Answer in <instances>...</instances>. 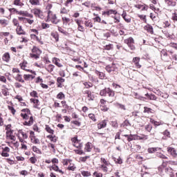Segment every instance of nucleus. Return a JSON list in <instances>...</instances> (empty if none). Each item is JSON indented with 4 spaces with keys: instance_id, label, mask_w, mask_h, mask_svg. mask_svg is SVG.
<instances>
[{
    "instance_id": "nucleus-55",
    "label": "nucleus",
    "mask_w": 177,
    "mask_h": 177,
    "mask_svg": "<svg viewBox=\"0 0 177 177\" xmlns=\"http://www.w3.org/2000/svg\"><path fill=\"white\" fill-rule=\"evenodd\" d=\"M48 147H51L53 149V153H56V149H55V145L52 143H49L48 145Z\"/></svg>"
},
{
    "instance_id": "nucleus-23",
    "label": "nucleus",
    "mask_w": 177,
    "mask_h": 177,
    "mask_svg": "<svg viewBox=\"0 0 177 177\" xmlns=\"http://www.w3.org/2000/svg\"><path fill=\"white\" fill-rule=\"evenodd\" d=\"M165 3H167V6H176V2L174 1V0H165Z\"/></svg>"
},
{
    "instance_id": "nucleus-11",
    "label": "nucleus",
    "mask_w": 177,
    "mask_h": 177,
    "mask_svg": "<svg viewBox=\"0 0 177 177\" xmlns=\"http://www.w3.org/2000/svg\"><path fill=\"white\" fill-rule=\"evenodd\" d=\"M139 62H140V57H136L133 58V63H134L137 68H140V67H142V65L139 64Z\"/></svg>"
},
{
    "instance_id": "nucleus-48",
    "label": "nucleus",
    "mask_w": 177,
    "mask_h": 177,
    "mask_svg": "<svg viewBox=\"0 0 177 177\" xmlns=\"http://www.w3.org/2000/svg\"><path fill=\"white\" fill-rule=\"evenodd\" d=\"M113 48V44H108L104 46L105 50H111Z\"/></svg>"
},
{
    "instance_id": "nucleus-15",
    "label": "nucleus",
    "mask_w": 177,
    "mask_h": 177,
    "mask_svg": "<svg viewBox=\"0 0 177 177\" xmlns=\"http://www.w3.org/2000/svg\"><path fill=\"white\" fill-rule=\"evenodd\" d=\"M159 150H161V148L160 147H151L147 149L148 153L150 154H153V153H156V151H158Z\"/></svg>"
},
{
    "instance_id": "nucleus-63",
    "label": "nucleus",
    "mask_w": 177,
    "mask_h": 177,
    "mask_svg": "<svg viewBox=\"0 0 177 177\" xmlns=\"http://www.w3.org/2000/svg\"><path fill=\"white\" fill-rule=\"evenodd\" d=\"M33 124V122H30L29 120L27 122L26 121L24 123V125H26L28 127H31V125H32Z\"/></svg>"
},
{
    "instance_id": "nucleus-56",
    "label": "nucleus",
    "mask_w": 177,
    "mask_h": 177,
    "mask_svg": "<svg viewBox=\"0 0 177 177\" xmlns=\"http://www.w3.org/2000/svg\"><path fill=\"white\" fill-rule=\"evenodd\" d=\"M151 124H153L156 127H158V125H161V122H157L154 120H151Z\"/></svg>"
},
{
    "instance_id": "nucleus-17",
    "label": "nucleus",
    "mask_w": 177,
    "mask_h": 177,
    "mask_svg": "<svg viewBox=\"0 0 177 177\" xmlns=\"http://www.w3.org/2000/svg\"><path fill=\"white\" fill-rule=\"evenodd\" d=\"M144 29L147 31V32H149V34H153V26L151 25H147L144 27Z\"/></svg>"
},
{
    "instance_id": "nucleus-41",
    "label": "nucleus",
    "mask_w": 177,
    "mask_h": 177,
    "mask_svg": "<svg viewBox=\"0 0 177 177\" xmlns=\"http://www.w3.org/2000/svg\"><path fill=\"white\" fill-rule=\"evenodd\" d=\"M55 69V66L52 64H50L47 66L46 70L48 71V73H52L53 70Z\"/></svg>"
},
{
    "instance_id": "nucleus-25",
    "label": "nucleus",
    "mask_w": 177,
    "mask_h": 177,
    "mask_svg": "<svg viewBox=\"0 0 177 177\" xmlns=\"http://www.w3.org/2000/svg\"><path fill=\"white\" fill-rule=\"evenodd\" d=\"M29 2L33 6H38L41 4V0H29Z\"/></svg>"
},
{
    "instance_id": "nucleus-52",
    "label": "nucleus",
    "mask_w": 177,
    "mask_h": 177,
    "mask_svg": "<svg viewBox=\"0 0 177 177\" xmlns=\"http://www.w3.org/2000/svg\"><path fill=\"white\" fill-rule=\"evenodd\" d=\"M30 95L32 96V97H38V93H37L35 91L30 92Z\"/></svg>"
},
{
    "instance_id": "nucleus-4",
    "label": "nucleus",
    "mask_w": 177,
    "mask_h": 177,
    "mask_svg": "<svg viewBox=\"0 0 177 177\" xmlns=\"http://www.w3.org/2000/svg\"><path fill=\"white\" fill-rule=\"evenodd\" d=\"M46 21H51L53 24H57L59 20H57V17L50 10L48 12L47 20Z\"/></svg>"
},
{
    "instance_id": "nucleus-10",
    "label": "nucleus",
    "mask_w": 177,
    "mask_h": 177,
    "mask_svg": "<svg viewBox=\"0 0 177 177\" xmlns=\"http://www.w3.org/2000/svg\"><path fill=\"white\" fill-rule=\"evenodd\" d=\"M17 15H19V16H25V17H30V19H32V17H34V15H32V14H30L27 11H18Z\"/></svg>"
},
{
    "instance_id": "nucleus-9",
    "label": "nucleus",
    "mask_w": 177,
    "mask_h": 177,
    "mask_svg": "<svg viewBox=\"0 0 177 177\" xmlns=\"http://www.w3.org/2000/svg\"><path fill=\"white\" fill-rule=\"evenodd\" d=\"M167 153H169V154H170V156H171L174 158H176L177 153L176 150L174 149V148H172L171 147H167Z\"/></svg>"
},
{
    "instance_id": "nucleus-3",
    "label": "nucleus",
    "mask_w": 177,
    "mask_h": 177,
    "mask_svg": "<svg viewBox=\"0 0 177 177\" xmlns=\"http://www.w3.org/2000/svg\"><path fill=\"white\" fill-rule=\"evenodd\" d=\"M101 165H100V169L103 171V172H108L109 171V167H110V162L106 161V158H100Z\"/></svg>"
},
{
    "instance_id": "nucleus-20",
    "label": "nucleus",
    "mask_w": 177,
    "mask_h": 177,
    "mask_svg": "<svg viewBox=\"0 0 177 177\" xmlns=\"http://www.w3.org/2000/svg\"><path fill=\"white\" fill-rule=\"evenodd\" d=\"M8 88H6V86L3 85L2 86L1 88V93L4 95V96H8L9 93L8 92Z\"/></svg>"
},
{
    "instance_id": "nucleus-59",
    "label": "nucleus",
    "mask_w": 177,
    "mask_h": 177,
    "mask_svg": "<svg viewBox=\"0 0 177 177\" xmlns=\"http://www.w3.org/2000/svg\"><path fill=\"white\" fill-rule=\"evenodd\" d=\"M29 160L32 164H35L37 162V158L35 157H31Z\"/></svg>"
},
{
    "instance_id": "nucleus-8",
    "label": "nucleus",
    "mask_w": 177,
    "mask_h": 177,
    "mask_svg": "<svg viewBox=\"0 0 177 177\" xmlns=\"http://www.w3.org/2000/svg\"><path fill=\"white\" fill-rule=\"evenodd\" d=\"M136 139H147V136H145V137H140L137 135H129L128 136V142H132V140H136Z\"/></svg>"
},
{
    "instance_id": "nucleus-28",
    "label": "nucleus",
    "mask_w": 177,
    "mask_h": 177,
    "mask_svg": "<svg viewBox=\"0 0 177 177\" xmlns=\"http://www.w3.org/2000/svg\"><path fill=\"white\" fill-rule=\"evenodd\" d=\"M145 96H147V97L149 98V100H157V97L156 96V95L147 93L145 94Z\"/></svg>"
},
{
    "instance_id": "nucleus-57",
    "label": "nucleus",
    "mask_w": 177,
    "mask_h": 177,
    "mask_svg": "<svg viewBox=\"0 0 177 177\" xmlns=\"http://www.w3.org/2000/svg\"><path fill=\"white\" fill-rule=\"evenodd\" d=\"M88 117L89 118H91V120H92L93 121H96V118L95 117V114L93 113H89L88 114Z\"/></svg>"
},
{
    "instance_id": "nucleus-27",
    "label": "nucleus",
    "mask_w": 177,
    "mask_h": 177,
    "mask_svg": "<svg viewBox=\"0 0 177 177\" xmlns=\"http://www.w3.org/2000/svg\"><path fill=\"white\" fill-rule=\"evenodd\" d=\"M122 17L126 23H131V18L127 17V12L123 11V13L122 14Z\"/></svg>"
},
{
    "instance_id": "nucleus-54",
    "label": "nucleus",
    "mask_w": 177,
    "mask_h": 177,
    "mask_svg": "<svg viewBox=\"0 0 177 177\" xmlns=\"http://www.w3.org/2000/svg\"><path fill=\"white\" fill-rule=\"evenodd\" d=\"M82 176H91V172L83 171H82Z\"/></svg>"
},
{
    "instance_id": "nucleus-49",
    "label": "nucleus",
    "mask_w": 177,
    "mask_h": 177,
    "mask_svg": "<svg viewBox=\"0 0 177 177\" xmlns=\"http://www.w3.org/2000/svg\"><path fill=\"white\" fill-rule=\"evenodd\" d=\"M104 39H107L111 37V33L110 32H106L103 34Z\"/></svg>"
},
{
    "instance_id": "nucleus-38",
    "label": "nucleus",
    "mask_w": 177,
    "mask_h": 177,
    "mask_svg": "<svg viewBox=\"0 0 177 177\" xmlns=\"http://www.w3.org/2000/svg\"><path fill=\"white\" fill-rule=\"evenodd\" d=\"M30 140L32 143H34L35 145H39V139L33 137L32 138H30Z\"/></svg>"
},
{
    "instance_id": "nucleus-60",
    "label": "nucleus",
    "mask_w": 177,
    "mask_h": 177,
    "mask_svg": "<svg viewBox=\"0 0 177 177\" xmlns=\"http://www.w3.org/2000/svg\"><path fill=\"white\" fill-rule=\"evenodd\" d=\"M41 27H42V28H44L45 30L46 28H49L50 26H49V24L43 23L41 24Z\"/></svg>"
},
{
    "instance_id": "nucleus-31",
    "label": "nucleus",
    "mask_w": 177,
    "mask_h": 177,
    "mask_svg": "<svg viewBox=\"0 0 177 177\" xmlns=\"http://www.w3.org/2000/svg\"><path fill=\"white\" fill-rule=\"evenodd\" d=\"M104 14L107 15V16H110V15H117V11L113 10H109L106 12H104Z\"/></svg>"
},
{
    "instance_id": "nucleus-42",
    "label": "nucleus",
    "mask_w": 177,
    "mask_h": 177,
    "mask_svg": "<svg viewBox=\"0 0 177 177\" xmlns=\"http://www.w3.org/2000/svg\"><path fill=\"white\" fill-rule=\"evenodd\" d=\"M73 146H74V147H76L77 149L82 148V144L80 143L79 141H77L76 143H73Z\"/></svg>"
},
{
    "instance_id": "nucleus-36",
    "label": "nucleus",
    "mask_w": 177,
    "mask_h": 177,
    "mask_svg": "<svg viewBox=\"0 0 177 177\" xmlns=\"http://www.w3.org/2000/svg\"><path fill=\"white\" fill-rule=\"evenodd\" d=\"M15 80H17V81H19V82L24 83V80H23V77H21V75H20V74L17 75Z\"/></svg>"
},
{
    "instance_id": "nucleus-33",
    "label": "nucleus",
    "mask_w": 177,
    "mask_h": 177,
    "mask_svg": "<svg viewBox=\"0 0 177 177\" xmlns=\"http://www.w3.org/2000/svg\"><path fill=\"white\" fill-rule=\"evenodd\" d=\"M156 156H157V157H158V158H161L162 160H168V157H167L163 153H157Z\"/></svg>"
},
{
    "instance_id": "nucleus-53",
    "label": "nucleus",
    "mask_w": 177,
    "mask_h": 177,
    "mask_svg": "<svg viewBox=\"0 0 177 177\" xmlns=\"http://www.w3.org/2000/svg\"><path fill=\"white\" fill-rule=\"evenodd\" d=\"M60 13L62 15H67V13H68V11L65 8H62L60 10Z\"/></svg>"
},
{
    "instance_id": "nucleus-29",
    "label": "nucleus",
    "mask_w": 177,
    "mask_h": 177,
    "mask_svg": "<svg viewBox=\"0 0 177 177\" xmlns=\"http://www.w3.org/2000/svg\"><path fill=\"white\" fill-rule=\"evenodd\" d=\"M52 169H53V171H55L56 172H59V174H64V172H63V171H62L61 169H59V167L56 165H53L52 166Z\"/></svg>"
},
{
    "instance_id": "nucleus-5",
    "label": "nucleus",
    "mask_w": 177,
    "mask_h": 177,
    "mask_svg": "<svg viewBox=\"0 0 177 177\" xmlns=\"http://www.w3.org/2000/svg\"><path fill=\"white\" fill-rule=\"evenodd\" d=\"M83 95H86V97H87L88 100H95V93L91 92L89 90H86V88H84L82 90Z\"/></svg>"
},
{
    "instance_id": "nucleus-47",
    "label": "nucleus",
    "mask_w": 177,
    "mask_h": 177,
    "mask_svg": "<svg viewBox=\"0 0 177 177\" xmlns=\"http://www.w3.org/2000/svg\"><path fill=\"white\" fill-rule=\"evenodd\" d=\"M84 84V86H85V88H86V89H89V88H92V83H91V82H84L83 83Z\"/></svg>"
},
{
    "instance_id": "nucleus-35",
    "label": "nucleus",
    "mask_w": 177,
    "mask_h": 177,
    "mask_svg": "<svg viewBox=\"0 0 177 177\" xmlns=\"http://www.w3.org/2000/svg\"><path fill=\"white\" fill-rule=\"evenodd\" d=\"M32 151H34L35 153H37V154H42L41 149H38V147L35 146L32 147Z\"/></svg>"
},
{
    "instance_id": "nucleus-7",
    "label": "nucleus",
    "mask_w": 177,
    "mask_h": 177,
    "mask_svg": "<svg viewBox=\"0 0 177 177\" xmlns=\"http://www.w3.org/2000/svg\"><path fill=\"white\" fill-rule=\"evenodd\" d=\"M32 13L35 15L36 17L39 19H44V12L39 8H35L31 10Z\"/></svg>"
},
{
    "instance_id": "nucleus-21",
    "label": "nucleus",
    "mask_w": 177,
    "mask_h": 177,
    "mask_svg": "<svg viewBox=\"0 0 177 177\" xmlns=\"http://www.w3.org/2000/svg\"><path fill=\"white\" fill-rule=\"evenodd\" d=\"M95 74L98 75L100 80H104V78H106V74H104L103 72H99L98 71H95Z\"/></svg>"
},
{
    "instance_id": "nucleus-58",
    "label": "nucleus",
    "mask_w": 177,
    "mask_h": 177,
    "mask_svg": "<svg viewBox=\"0 0 177 177\" xmlns=\"http://www.w3.org/2000/svg\"><path fill=\"white\" fill-rule=\"evenodd\" d=\"M8 109L10 110L12 114L15 115L16 113V110L13 106H8Z\"/></svg>"
},
{
    "instance_id": "nucleus-40",
    "label": "nucleus",
    "mask_w": 177,
    "mask_h": 177,
    "mask_svg": "<svg viewBox=\"0 0 177 177\" xmlns=\"http://www.w3.org/2000/svg\"><path fill=\"white\" fill-rule=\"evenodd\" d=\"M62 21H63V24L67 25V24H68V23H70V18L63 17Z\"/></svg>"
},
{
    "instance_id": "nucleus-51",
    "label": "nucleus",
    "mask_w": 177,
    "mask_h": 177,
    "mask_svg": "<svg viewBox=\"0 0 177 177\" xmlns=\"http://www.w3.org/2000/svg\"><path fill=\"white\" fill-rule=\"evenodd\" d=\"M12 24H14V26H15V27L19 26V20H17V19H16V18L12 19Z\"/></svg>"
},
{
    "instance_id": "nucleus-16",
    "label": "nucleus",
    "mask_w": 177,
    "mask_h": 177,
    "mask_svg": "<svg viewBox=\"0 0 177 177\" xmlns=\"http://www.w3.org/2000/svg\"><path fill=\"white\" fill-rule=\"evenodd\" d=\"M107 126V122L106 120H102L101 122H100L97 124V128L98 129H102L103 128H106Z\"/></svg>"
},
{
    "instance_id": "nucleus-1",
    "label": "nucleus",
    "mask_w": 177,
    "mask_h": 177,
    "mask_svg": "<svg viewBox=\"0 0 177 177\" xmlns=\"http://www.w3.org/2000/svg\"><path fill=\"white\" fill-rule=\"evenodd\" d=\"M162 177H177V173L171 167H165L160 171Z\"/></svg>"
},
{
    "instance_id": "nucleus-26",
    "label": "nucleus",
    "mask_w": 177,
    "mask_h": 177,
    "mask_svg": "<svg viewBox=\"0 0 177 177\" xmlns=\"http://www.w3.org/2000/svg\"><path fill=\"white\" fill-rule=\"evenodd\" d=\"M30 102H31V103H34V104H35L34 107L35 109H38V106H39V100H38L37 99L31 98Z\"/></svg>"
},
{
    "instance_id": "nucleus-50",
    "label": "nucleus",
    "mask_w": 177,
    "mask_h": 177,
    "mask_svg": "<svg viewBox=\"0 0 177 177\" xmlns=\"http://www.w3.org/2000/svg\"><path fill=\"white\" fill-rule=\"evenodd\" d=\"M30 57L32 59H35V60H38V58L39 57V55H38L37 54H32V53H30Z\"/></svg>"
},
{
    "instance_id": "nucleus-62",
    "label": "nucleus",
    "mask_w": 177,
    "mask_h": 177,
    "mask_svg": "<svg viewBox=\"0 0 177 177\" xmlns=\"http://www.w3.org/2000/svg\"><path fill=\"white\" fill-rule=\"evenodd\" d=\"M93 176H95V177H103V174L102 173H97V172L95 171L93 173Z\"/></svg>"
},
{
    "instance_id": "nucleus-30",
    "label": "nucleus",
    "mask_w": 177,
    "mask_h": 177,
    "mask_svg": "<svg viewBox=\"0 0 177 177\" xmlns=\"http://www.w3.org/2000/svg\"><path fill=\"white\" fill-rule=\"evenodd\" d=\"M24 78L25 81H30V79L34 80L35 78V76H32V75H24Z\"/></svg>"
},
{
    "instance_id": "nucleus-44",
    "label": "nucleus",
    "mask_w": 177,
    "mask_h": 177,
    "mask_svg": "<svg viewBox=\"0 0 177 177\" xmlns=\"http://www.w3.org/2000/svg\"><path fill=\"white\" fill-rule=\"evenodd\" d=\"M84 25L86 27H89V28H92V27H93V24L92 22H89V21H86L84 22Z\"/></svg>"
},
{
    "instance_id": "nucleus-2",
    "label": "nucleus",
    "mask_w": 177,
    "mask_h": 177,
    "mask_svg": "<svg viewBox=\"0 0 177 177\" xmlns=\"http://www.w3.org/2000/svg\"><path fill=\"white\" fill-rule=\"evenodd\" d=\"M100 96H109V97L112 98V101L114 100V96L115 93L114 91L111 90L110 88H105L100 91Z\"/></svg>"
},
{
    "instance_id": "nucleus-18",
    "label": "nucleus",
    "mask_w": 177,
    "mask_h": 177,
    "mask_svg": "<svg viewBox=\"0 0 177 177\" xmlns=\"http://www.w3.org/2000/svg\"><path fill=\"white\" fill-rule=\"evenodd\" d=\"M2 59L3 60V62H9V60H10V55L9 54V53H4Z\"/></svg>"
},
{
    "instance_id": "nucleus-13",
    "label": "nucleus",
    "mask_w": 177,
    "mask_h": 177,
    "mask_svg": "<svg viewBox=\"0 0 177 177\" xmlns=\"http://www.w3.org/2000/svg\"><path fill=\"white\" fill-rule=\"evenodd\" d=\"M16 32L18 35H26V31L23 30L21 26H17L16 28Z\"/></svg>"
},
{
    "instance_id": "nucleus-24",
    "label": "nucleus",
    "mask_w": 177,
    "mask_h": 177,
    "mask_svg": "<svg viewBox=\"0 0 177 177\" xmlns=\"http://www.w3.org/2000/svg\"><path fill=\"white\" fill-rule=\"evenodd\" d=\"M59 62L60 59L57 58H53V62L54 63V64H55V66H57V67H63V65L60 64Z\"/></svg>"
},
{
    "instance_id": "nucleus-64",
    "label": "nucleus",
    "mask_w": 177,
    "mask_h": 177,
    "mask_svg": "<svg viewBox=\"0 0 177 177\" xmlns=\"http://www.w3.org/2000/svg\"><path fill=\"white\" fill-rule=\"evenodd\" d=\"M1 156L2 157H9V153L8 152H5L4 151H3L1 152Z\"/></svg>"
},
{
    "instance_id": "nucleus-14",
    "label": "nucleus",
    "mask_w": 177,
    "mask_h": 177,
    "mask_svg": "<svg viewBox=\"0 0 177 177\" xmlns=\"http://www.w3.org/2000/svg\"><path fill=\"white\" fill-rule=\"evenodd\" d=\"M41 53H42V51L38 48L37 46H33L32 49V54L38 55L41 56Z\"/></svg>"
},
{
    "instance_id": "nucleus-37",
    "label": "nucleus",
    "mask_w": 177,
    "mask_h": 177,
    "mask_svg": "<svg viewBox=\"0 0 177 177\" xmlns=\"http://www.w3.org/2000/svg\"><path fill=\"white\" fill-rule=\"evenodd\" d=\"M64 97H66V96L64 95V93H63L62 92H60L57 95V99H59V100H63Z\"/></svg>"
},
{
    "instance_id": "nucleus-34",
    "label": "nucleus",
    "mask_w": 177,
    "mask_h": 177,
    "mask_svg": "<svg viewBox=\"0 0 177 177\" xmlns=\"http://www.w3.org/2000/svg\"><path fill=\"white\" fill-rule=\"evenodd\" d=\"M46 131L48 133H51V135H53V133H55V131L53 129H51L49 125H46Z\"/></svg>"
},
{
    "instance_id": "nucleus-19",
    "label": "nucleus",
    "mask_w": 177,
    "mask_h": 177,
    "mask_svg": "<svg viewBox=\"0 0 177 177\" xmlns=\"http://www.w3.org/2000/svg\"><path fill=\"white\" fill-rule=\"evenodd\" d=\"M13 5H15V6H19V8H23V6H24V3L21 2V0H15L13 1Z\"/></svg>"
},
{
    "instance_id": "nucleus-46",
    "label": "nucleus",
    "mask_w": 177,
    "mask_h": 177,
    "mask_svg": "<svg viewBox=\"0 0 177 177\" xmlns=\"http://www.w3.org/2000/svg\"><path fill=\"white\" fill-rule=\"evenodd\" d=\"M100 109L102 110V111H108L109 107L106 105H100Z\"/></svg>"
},
{
    "instance_id": "nucleus-61",
    "label": "nucleus",
    "mask_w": 177,
    "mask_h": 177,
    "mask_svg": "<svg viewBox=\"0 0 177 177\" xmlns=\"http://www.w3.org/2000/svg\"><path fill=\"white\" fill-rule=\"evenodd\" d=\"M64 79H63V77H58L57 78V82L58 84H63V82H64Z\"/></svg>"
},
{
    "instance_id": "nucleus-45",
    "label": "nucleus",
    "mask_w": 177,
    "mask_h": 177,
    "mask_svg": "<svg viewBox=\"0 0 177 177\" xmlns=\"http://www.w3.org/2000/svg\"><path fill=\"white\" fill-rule=\"evenodd\" d=\"M151 129H153V126L151 124L145 125V131H147V132H151Z\"/></svg>"
},
{
    "instance_id": "nucleus-39",
    "label": "nucleus",
    "mask_w": 177,
    "mask_h": 177,
    "mask_svg": "<svg viewBox=\"0 0 177 177\" xmlns=\"http://www.w3.org/2000/svg\"><path fill=\"white\" fill-rule=\"evenodd\" d=\"M144 113H147V114H151L153 113V109L149 108V107H144Z\"/></svg>"
},
{
    "instance_id": "nucleus-43",
    "label": "nucleus",
    "mask_w": 177,
    "mask_h": 177,
    "mask_svg": "<svg viewBox=\"0 0 177 177\" xmlns=\"http://www.w3.org/2000/svg\"><path fill=\"white\" fill-rule=\"evenodd\" d=\"M0 24L2 25L3 27H6V26H8V20L0 19Z\"/></svg>"
},
{
    "instance_id": "nucleus-6",
    "label": "nucleus",
    "mask_w": 177,
    "mask_h": 177,
    "mask_svg": "<svg viewBox=\"0 0 177 177\" xmlns=\"http://www.w3.org/2000/svg\"><path fill=\"white\" fill-rule=\"evenodd\" d=\"M124 44H127V45H128L129 48H130L131 50H135L136 47H135V45H133L134 44L133 38L129 37L128 39H124Z\"/></svg>"
},
{
    "instance_id": "nucleus-22",
    "label": "nucleus",
    "mask_w": 177,
    "mask_h": 177,
    "mask_svg": "<svg viewBox=\"0 0 177 177\" xmlns=\"http://www.w3.org/2000/svg\"><path fill=\"white\" fill-rule=\"evenodd\" d=\"M91 150H92V143H91V142H87V143L85 145L84 151H85L90 152Z\"/></svg>"
},
{
    "instance_id": "nucleus-12",
    "label": "nucleus",
    "mask_w": 177,
    "mask_h": 177,
    "mask_svg": "<svg viewBox=\"0 0 177 177\" xmlns=\"http://www.w3.org/2000/svg\"><path fill=\"white\" fill-rule=\"evenodd\" d=\"M106 70L108 73H112V71H115V70H117V67H115V64H112L111 65L106 66Z\"/></svg>"
},
{
    "instance_id": "nucleus-32",
    "label": "nucleus",
    "mask_w": 177,
    "mask_h": 177,
    "mask_svg": "<svg viewBox=\"0 0 177 177\" xmlns=\"http://www.w3.org/2000/svg\"><path fill=\"white\" fill-rule=\"evenodd\" d=\"M51 37H53V38H54V39H55L56 42H57V41H59V34L56 32H51Z\"/></svg>"
}]
</instances>
